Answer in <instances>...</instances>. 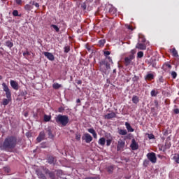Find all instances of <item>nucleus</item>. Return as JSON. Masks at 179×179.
Here are the masks:
<instances>
[{
    "label": "nucleus",
    "mask_w": 179,
    "mask_h": 179,
    "mask_svg": "<svg viewBox=\"0 0 179 179\" xmlns=\"http://www.w3.org/2000/svg\"><path fill=\"white\" fill-rule=\"evenodd\" d=\"M17 145V138L16 136H8L5 139L2 144H0L1 150H12L15 149Z\"/></svg>",
    "instance_id": "f257e3e1"
},
{
    "label": "nucleus",
    "mask_w": 179,
    "mask_h": 179,
    "mask_svg": "<svg viewBox=\"0 0 179 179\" xmlns=\"http://www.w3.org/2000/svg\"><path fill=\"white\" fill-rule=\"evenodd\" d=\"M55 121L62 127H66V124L69 122V117L67 115H58L55 117Z\"/></svg>",
    "instance_id": "f03ea898"
},
{
    "label": "nucleus",
    "mask_w": 179,
    "mask_h": 179,
    "mask_svg": "<svg viewBox=\"0 0 179 179\" xmlns=\"http://www.w3.org/2000/svg\"><path fill=\"white\" fill-rule=\"evenodd\" d=\"M2 86H3V90L6 93V98L8 99V100H10L12 96V94L10 93V90H9V87H8V85H6V83H2Z\"/></svg>",
    "instance_id": "7ed1b4c3"
},
{
    "label": "nucleus",
    "mask_w": 179,
    "mask_h": 179,
    "mask_svg": "<svg viewBox=\"0 0 179 179\" xmlns=\"http://www.w3.org/2000/svg\"><path fill=\"white\" fill-rule=\"evenodd\" d=\"M147 157L148 160L154 164L157 162V157H156V154L155 152H150L147 154Z\"/></svg>",
    "instance_id": "20e7f679"
},
{
    "label": "nucleus",
    "mask_w": 179,
    "mask_h": 179,
    "mask_svg": "<svg viewBox=\"0 0 179 179\" xmlns=\"http://www.w3.org/2000/svg\"><path fill=\"white\" fill-rule=\"evenodd\" d=\"M135 59V56L134 55H130L129 57L124 58V64L126 66H128V65H132L134 62V59Z\"/></svg>",
    "instance_id": "39448f33"
},
{
    "label": "nucleus",
    "mask_w": 179,
    "mask_h": 179,
    "mask_svg": "<svg viewBox=\"0 0 179 179\" xmlns=\"http://www.w3.org/2000/svg\"><path fill=\"white\" fill-rule=\"evenodd\" d=\"M124 148H125V140L120 139L117 141V152H120V150H124Z\"/></svg>",
    "instance_id": "423d86ee"
},
{
    "label": "nucleus",
    "mask_w": 179,
    "mask_h": 179,
    "mask_svg": "<svg viewBox=\"0 0 179 179\" xmlns=\"http://www.w3.org/2000/svg\"><path fill=\"white\" fill-rule=\"evenodd\" d=\"M83 139L85 141L86 143H90V142L93 141V137H92L89 133H85L83 137Z\"/></svg>",
    "instance_id": "0eeeda50"
},
{
    "label": "nucleus",
    "mask_w": 179,
    "mask_h": 179,
    "mask_svg": "<svg viewBox=\"0 0 179 179\" xmlns=\"http://www.w3.org/2000/svg\"><path fill=\"white\" fill-rule=\"evenodd\" d=\"M130 148H131L132 150H138V149H139V145H138L135 138H133L131 140Z\"/></svg>",
    "instance_id": "6e6552de"
},
{
    "label": "nucleus",
    "mask_w": 179,
    "mask_h": 179,
    "mask_svg": "<svg viewBox=\"0 0 179 179\" xmlns=\"http://www.w3.org/2000/svg\"><path fill=\"white\" fill-rule=\"evenodd\" d=\"M43 54L45 57H46V58L49 59V61H54V59H55V57H54V55H52V53L51 52H44Z\"/></svg>",
    "instance_id": "1a4fd4ad"
},
{
    "label": "nucleus",
    "mask_w": 179,
    "mask_h": 179,
    "mask_svg": "<svg viewBox=\"0 0 179 179\" xmlns=\"http://www.w3.org/2000/svg\"><path fill=\"white\" fill-rule=\"evenodd\" d=\"M10 84L11 87H13V89H14V90H19V84H17L16 83V81L11 80L10 81Z\"/></svg>",
    "instance_id": "9d476101"
},
{
    "label": "nucleus",
    "mask_w": 179,
    "mask_h": 179,
    "mask_svg": "<svg viewBox=\"0 0 179 179\" xmlns=\"http://www.w3.org/2000/svg\"><path fill=\"white\" fill-rule=\"evenodd\" d=\"M136 48L138 50H146V43H142L141 42H138L136 45Z\"/></svg>",
    "instance_id": "9b49d317"
},
{
    "label": "nucleus",
    "mask_w": 179,
    "mask_h": 179,
    "mask_svg": "<svg viewBox=\"0 0 179 179\" xmlns=\"http://www.w3.org/2000/svg\"><path fill=\"white\" fill-rule=\"evenodd\" d=\"M45 133H44V131H41L38 136L36 138L37 142H41V141H43V139H45Z\"/></svg>",
    "instance_id": "f8f14e48"
},
{
    "label": "nucleus",
    "mask_w": 179,
    "mask_h": 179,
    "mask_svg": "<svg viewBox=\"0 0 179 179\" xmlns=\"http://www.w3.org/2000/svg\"><path fill=\"white\" fill-rule=\"evenodd\" d=\"M104 117H105L106 120H111V118H115L116 115H115V113L112 112L110 113H108Z\"/></svg>",
    "instance_id": "ddd939ff"
},
{
    "label": "nucleus",
    "mask_w": 179,
    "mask_h": 179,
    "mask_svg": "<svg viewBox=\"0 0 179 179\" xmlns=\"http://www.w3.org/2000/svg\"><path fill=\"white\" fill-rule=\"evenodd\" d=\"M87 131L90 132V134H92L94 139H97V133H96L94 129H88Z\"/></svg>",
    "instance_id": "4468645a"
},
{
    "label": "nucleus",
    "mask_w": 179,
    "mask_h": 179,
    "mask_svg": "<svg viewBox=\"0 0 179 179\" xmlns=\"http://www.w3.org/2000/svg\"><path fill=\"white\" fill-rule=\"evenodd\" d=\"M125 127H126L128 132H134V128H132V127L131 126V124L129 123H128V122H125Z\"/></svg>",
    "instance_id": "2eb2a0df"
},
{
    "label": "nucleus",
    "mask_w": 179,
    "mask_h": 179,
    "mask_svg": "<svg viewBox=\"0 0 179 179\" xmlns=\"http://www.w3.org/2000/svg\"><path fill=\"white\" fill-rule=\"evenodd\" d=\"M155 78V75H153V73H148L146 76H145V79L147 80H152V79Z\"/></svg>",
    "instance_id": "dca6fc26"
},
{
    "label": "nucleus",
    "mask_w": 179,
    "mask_h": 179,
    "mask_svg": "<svg viewBox=\"0 0 179 179\" xmlns=\"http://www.w3.org/2000/svg\"><path fill=\"white\" fill-rule=\"evenodd\" d=\"M98 143L101 146H104L106 145V138H104L103 137L99 138Z\"/></svg>",
    "instance_id": "f3484780"
},
{
    "label": "nucleus",
    "mask_w": 179,
    "mask_h": 179,
    "mask_svg": "<svg viewBox=\"0 0 179 179\" xmlns=\"http://www.w3.org/2000/svg\"><path fill=\"white\" fill-rule=\"evenodd\" d=\"M138 43H143L145 44V43H146V39L145 38V36H143V35H139Z\"/></svg>",
    "instance_id": "a211bd4d"
},
{
    "label": "nucleus",
    "mask_w": 179,
    "mask_h": 179,
    "mask_svg": "<svg viewBox=\"0 0 179 179\" xmlns=\"http://www.w3.org/2000/svg\"><path fill=\"white\" fill-rule=\"evenodd\" d=\"M36 174L38 177V178H41V179H47L45 178V176H44V174H43V173L38 171H36Z\"/></svg>",
    "instance_id": "6ab92c4d"
},
{
    "label": "nucleus",
    "mask_w": 179,
    "mask_h": 179,
    "mask_svg": "<svg viewBox=\"0 0 179 179\" xmlns=\"http://www.w3.org/2000/svg\"><path fill=\"white\" fill-rule=\"evenodd\" d=\"M48 162L50 164H54V163L56 162V159L54 158V157H49Z\"/></svg>",
    "instance_id": "aec40b11"
},
{
    "label": "nucleus",
    "mask_w": 179,
    "mask_h": 179,
    "mask_svg": "<svg viewBox=\"0 0 179 179\" xmlns=\"http://www.w3.org/2000/svg\"><path fill=\"white\" fill-rule=\"evenodd\" d=\"M50 27H52L53 30L56 31V33H59V27L55 24H51Z\"/></svg>",
    "instance_id": "412c9836"
},
{
    "label": "nucleus",
    "mask_w": 179,
    "mask_h": 179,
    "mask_svg": "<svg viewBox=\"0 0 179 179\" xmlns=\"http://www.w3.org/2000/svg\"><path fill=\"white\" fill-rule=\"evenodd\" d=\"M132 101L134 104H138V103H139V97L137 96H134L132 98Z\"/></svg>",
    "instance_id": "4be33fe9"
},
{
    "label": "nucleus",
    "mask_w": 179,
    "mask_h": 179,
    "mask_svg": "<svg viewBox=\"0 0 179 179\" xmlns=\"http://www.w3.org/2000/svg\"><path fill=\"white\" fill-rule=\"evenodd\" d=\"M118 134L119 135H127L128 132L127 131L126 129H119L118 130Z\"/></svg>",
    "instance_id": "5701e85b"
},
{
    "label": "nucleus",
    "mask_w": 179,
    "mask_h": 179,
    "mask_svg": "<svg viewBox=\"0 0 179 179\" xmlns=\"http://www.w3.org/2000/svg\"><path fill=\"white\" fill-rule=\"evenodd\" d=\"M158 93L159 92L156 90H152L150 92V94H151L152 97H156V96H157Z\"/></svg>",
    "instance_id": "b1692460"
},
{
    "label": "nucleus",
    "mask_w": 179,
    "mask_h": 179,
    "mask_svg": "<svg viewBox=\"0 0 179 179\" xmlns=\"http://www.w3.org/2000/svg\"><path fill=\"white\" fill-rule=\"evenodd\" d=\"M24 9H25V10L30 11V10H31V9H33V7H32V6L30 5V4H26V5L24 6Z\"/></svg>",
    "instance_id": "393cba45"
},
{
    "label": "nucleus",
    "mask_w": 179,
    "mask_h": 179,
    "mask_svg": "<svg viewBox=\"0 0 179 179\" xmlns=\"http://www.w3.org/2000/svg\"><path fill=\"white\" fill-rule=\"evenodd\" d=\"M53 89H59L60 87H62V85L59 84V83H54L52 85Z\"/></svg>",
    "instance_id": "a878e982"
},
{
    "label": "nucleus",
    "mask_w": 179,
    "mask_h": 179,
    "mask_svg": "<svg viewBox=\"0 0 179 179\" xmlns=\"http://www.w3.org/2000/svg\"><path fill=\"white\" fill-rule=\"evenodd\" d=\"M173 160L176 162V163H178V164H179V154H176L173 156Z\"/></svg>",
    "instance_id": "bb28decb"
},
{
    "label": "nucleus",
    "mask_w": 179,
    "mask_h": 179,
    "mask_svg": "<svg viewBox=\"0 0 179 179\" xmlns=\"http://www.w3.org/2000/svg\"><path fill=\"white\" fill-rule=\"evenodd\" d=\"M6 45L8 47V48H12L13 47V43L8 41L6 42Z\"/></svg>",
    "instance_id": "cd10ccee"
},
{
    "label": "nucleus",
    "mask_w": 179,
    "mask_h": 179,
    "mask_svg": "<svg viewBox=\"0 0 179 179\" xmlns=\"http://www.w3.org/2000/svg\"><path fill=\"white\" fill-rule=\"evenodd\" d=\"M50 120H51V116L45 115H44V121H45V122H48V121H50Z\"/></svg>",
    "instance_id": "c85d7f7f"
},
{
    "label": "nucleus",
    "mask_w": 179,
    "mask_h": 179,
    "mask_svg": "<svg viewBox=\"0 0 179 179\" xmlns=\"http://www.w3.org/2000/svg\"><path fill=\"white\" fill-rule=\"evenodd\" d=\"M113 171H114V166H110L107 168L108 173H113Z\"/></svg>",
    "instance_id": "c756f323"
},
{
    "label": "nucleus",
    "mask_w": 179,
    "mask_h": 179,
    "mask_svg": "<svg viewBox=\"0 0 179 179\" xmlns=\"http://www.w3.org/2000/svg\"><path fill=\"white\" fill-rule=\"evenodd\" d=\"M48 134L49 138H50V139H52L54 138V135H52V132L51 131V129L48 130Z\"/></svg>",
    "instance_id": "7c9ffc66"
},
{
    "label": "nucleus",
    "mask_w": 179,
    "mask_h": 179,
    "mask_svg": "<svg viewBox=\"0 0 179 179\" xmlns=\"http://www.w3.org/2000/svg\"><path fill=\"white\" fill-rule=\"evenodd\" d=\"M69 51H71V48L69 46H65L64 47V52L66 54H68V52H69Z\"/></svg>",
    "instance_id": "2f4dec72"
},
{
    "label": "nucleus",
    "mask_w": 179,
    "mask_h": 179,
    "mask_svg": "<svg viewBox=\"0 0 179 179\" xmlns=\"http://www.w3.org/2000/svg\"><path fill=\"white\" fill-rule=\"evenodd\" d=\"M8 104H9V100L4 99L3 101V106H8Z\"/></svg>",
    "instance_id": "473e14b6"
},
{
    "label": "nucleus",
    "mask_w": 179,
    "mask_h": 179,
    "mask_svg": "<svg viewBox=\"0 0 179 179\" xmlns=\"http://www.w3.org/2000/svg\"><path fill=\"white\" fill-rule=\"evenodd\" d=\"M29 3L34 5V6H36V8H40V4H38V3H36L34 1H31Z\"/></svg>",
    "instance_id": "72a5a7b5"
},
{
    "label": "nucleus",
    "mask_w": 179,
    "mask_h": 179,
    "mask_svg": "<svg viewBox=\"0 0 179 179\" xmlns=\"http://www.w3.org/2000/svg\"><path fill=\"white\" fill-rule=\"evenodd\" d=\"M99 44L103 47V45H104V44H106V40L103 39V40H100L99 41Z\"/></svg>",
    "instance_id": "f704fd0d"
},
{
    "label": "nucleus",
    "mask_w": 179,
    "mask_h": 179,
    "mask_svg": "<svg viewBox=\"0 0 179 179\" xmlns=\"http://www.w3.org/2000/svg\"><path fill=\"white\" fill-rule=\"evenodd\" d=\"M138 58H142L143 57V52L140 51L137 53Z\"/></svg>",
    "instance_id": "c9c22d12"
},
{
    "label": "nucleus",
    "mask_w": 179,
    "mask_h": 179,
    "mask_svg": "<svg viewBox=\"0 0 179 179\" xmlns=\"http://www.w3.org/2000/svg\"><path fill=\"white\" fill-rule=\"evenodd\" d=\"M171 76L173 79H176V78H177V73L176 71H172Z\"/></svg>",
    "instance_id": "e433bc0d"
},
{
    "label": "nucleus",
    "mask_w": 179,
    "mask_h": 179,
    "mask_svg": "<svg viewBox=\"0 0 179 179\" xmlns=\"http://www.w3.org/2000/svg\"><path fill=\"white\" fill-rule=\"evenodd\" d=\"M13 16H19V12L17 10L13 11Z\"/></svg>",
    "instance_id": "4c0bfd02"
},
{
    "label": "nucleus",
    "mask_w": 179,
    "mask_h": 179,
    "mask_svg": "<svg viewBox=\"0 0 179 179\" xmlns=\"http://www.w3.org/2000/svg\"><path fill=\"white\" fill-rule=\"evenodd\" d=\"M80 137H81V136H80V134H76V139L77 140V141H80Z\"/></svg>",
    "instance_id": "58836bf2"
},
{
    "label": "nucleus",
    "mask_w": 179,
    "mask_h": 179,
    "mask_svg": "<svg viewBox=\"0 0 179 179\" xmlns=\"http://www.w3.org/2000/svg\"><path fill=\"white\" fill-rule=\"evenodd\" d=\"M81 8L83 10H85L86 8H87V6H86V3H83L81 4Z\"/></svg>",
    "instance_id": "ea45409f"
},
{
    "label": "nucleus",
    "mask_w": 179,
    "mask_h": 179,
    "mask_svg": "<svg viewBox=\"0 0 179 179\" xmlns=\"http://www.w3.org/2000/svg\"><path fill=\"white\" fill-rule=\"evenodd\" d=\"M111 139L106 140V146H110V145H111Z\"/></svg>",
    "instance_id": "a19ab883"
},
{
    "label": "nucleus",
    "mask_w": 179,
    "mask_h": 179,
    "mask_svg": "<svg viewBox=\"0 0 179 179\" xmlns=\"http://www.w3.org/2000/svg\"><path fill=\"white\" fill-rule=\"evenodd\" d=\"M85 179H100V177L99 176L88 177V178H85Z\"/></svg>",
    "instance_id": "79ce46f5"
},
{
    "label": "nucleus",
    "mask_w": 179,
    "mask_h": 179,
    "mask_svg": "<svg viewBox=\"0 0 179 179\" xmlns=\"http://www.w3.org/2000/svg\"><path fill=\"white\" fill-rule=\"evenodd\" d=\"M170 146H171L170 143L166 142L165 149H169Z\"/></svg>",
    "instance_id": "37998d69"
},
{
    "label": "nucleus",
    "mask_w": 179,
    "mask_h": 179,
    "mask_svg": "<svg viewBox=\"0 0 179 179\" xmlns=\"http://www.w3.org/2000/svg\"><path fill=\"white\" fill-rule=\"evenodd\" d=\"M17 5H22V0H15Z\"/></svg>",
    "instance_id": "c03bdc74"
},
{
    "label": "nucleus",
    "mask_w": 179,
    "mask_h": 179,
    "mask_svg": "<svg viewBox=\"0 0 179 179\" xmlns=\"http://www.w3.org/2000/svg\"><path fill=\"white\" fill-rule=\"evenodd\" d=\"M64 110L65 109L63 107H60V108H59L58 111H59V113H64Z\"/></svg>",
    "instance_id": "a18cd8bd"
},
{
    "label": "nucleus",
    "mask_w": 179,
    "mask_h": 179,
    "mask_svg": "<svg viewBox=\"0 0 179 179\" xmlns=\"http://www.w3.org/2000/svg\"><path fill=\"white\" fill-rule=\"evenodd\" d=\"M149 139H155V135L153 134H148Z\"/></svg>",
    "instance_id": "49530a36"
},
{
    "label": "nucleus",
    "mask_w": 179,
    "mask_h": 179,
    "mask_svg": "<svg viewBox=\"0 0 179 179\" xmlns=\"http://www.w3.org/2000/svg\"><path fill=\"white\" fill-rule=\"evenodd\" d=\"M104 55H105V57H108V55H110V52L109 51H105L104 52Z\"/></svg>",
    "instance_id": "de8ad7c7"
},
{
    "label": "nucleus",
    "mask_w": 179,
    "mask_h": 179,
    "mask_svg": "<svg viewBox=\"0 0 179 179\" xmlns=\"http://www.w3.org/2000/svg\"><path fill=\"white\" fill-rule=\"evenodd\" d=\"M127 29H128L129 30H134V29H132V27L129 26V25H126Z\"/></svg>",
    "instance_id": "09e8293b"
},
{
    "label": "nucleus",
    "mask_w": 179,
    "mask_h": 179,
    "mask_svg": "<svg viewBox=\"0 0 179 179\" xmlns=\"http://www.w3.org/2000/svg\"><path fill=\"white\" fill-rule=\"evenodd\" d=\"M174 113L175 114H179V109L178 108H176V109H174Z\"/></svg>",
    "instance_id": "8fccbe9b"
},
{
    "label": "nucleus",
    "mask_w": 179,
    "mask_h": 179,
    "mask_svg": "<svg viewBox=\"0 0 179 179\" xmlns=\"http://www.w3.org/2000/svg\"><path fill=\"white\" fill-rule=\"evenodd\" d=\"M107 58H108V59L109 62L113 63V59H111V57H108Z\"/></svg>",
    "instance_id": "3c124183"
},
{
    "label": "nucleus",
    "mask_w": 179,
    "mask_h": 179,
    "mask_svg": "<svg viewBox=\"0 0 179 179\" xmlns=\"http://www.w3.org/2000/svg\"><path fill=\"white\" fill-rule=\"evenodd\" d=\"M166 66H167V68H169V69H171V65H170L169 64H166Z\"/></svg>",
    "instance_id": "603ef678"
},
{
    "label": "nucleus",
    "mask_w": 179,
    "mask_h": 179,
    "mask_svg": "<svg viewBox=\"0 0 179 179\" xmlns=\"http://www.w3.org/2000/svg\"><path fill=\"white\" fill-rule=\"evenodd\" d=\"M144 164H149V162L148 160L144 161Z\"/></svg>",
    "instance_id": "864d4df0"
},
{
    "label": "nucleus",
    "mask_w": 179,
    "mask_h": 179,
    "mask_svg": "<svg viewBox=\"0 0 179 179\" xmlns=\"http://www.w3.org/2000/svg\"><path fill=\"white\" fill-rule=\"evenodd\" d=\"M23 55H29V52H25L23 53Z\"/></svg>",
    "instance_id": "5fc2aeb1"
},
{
    "label": "nucleus",
    "mask_w": 179,
    "mask_h": 179,
    "mask_svg": "<svg viewBox=\"0 0 179 179\" xmlns=\"http://www.w3.org/2000/svg\"><path fill=\"white\" fill-rule=\"evenodd\" d=\"M77 83H78V85H82V81H81V80H78V81L77 82Z\"/></svg>",
    "instance_id": "6e6d98bb"
},
{
    "label": "nucleus",
    "mask_w": 179,
    "mask_h": 179,
    "mask_svg": "<svg viewBox=\"0 0 179 179\" xmlns=\"http://www.w3.org/2000/svg\"><path fill=\"white\" fill-rule=\"evenodd\" d=\"M49 176H50V177H52V173L49 172Z\"/></svg>",
    "instance_id": "4d7b16f0"
},
{
    "label": "nucleus",
    "mask_w": 179,
    "mask_h": 179,
    "mask_svg": "<svg viewBox=\"0 0 179 179\" xmlns=\"http://www.w3.org/2000/svg\"><path fill=\"white\" fill-rule=\"evenodd\" d=\"M76 103H80V99H77Z\"/></svg>",
    "instance_id": "13d9d810"
},
{
    "label": "nucleus",
    "mask_w": 179,
    "mask_h": 179,
    "mask_svg": "<svg viewBox=\"0 0 179 179\" xmlns=\"http://www.w3.org/2000/svg\"><path fill=\"white\" fill-rule=\"evenodd\" d=\"M87 49L88 50V51H90V48L87 47Z\"/></svg>",
    "instance_id": "bf43d9fd"
},
{
    "label": "nucleus",
    "mask_w": 179,
    "mask_h": 179,
    "mask_svg": "<svg viewBox=\"0 0 179 179\" xmlns=\"http://www.w3.org/2000/svg\"><path fill=\"white\" fill-rule=\"evenodd\" d=\"M0 80H2V76H0Z\"/></svg>",
    "instance_id": "052dcab7"
},
{
    "label": "nucleus",
    "mask_w": 179,
    "mask_h": 179,
    "mask_svg": "<svg viewBox=\"0 0 179 179\" xmlns=\"http://www.w3.org/2000/svg\"><path fill=\"white\" fill-rule=\"evenodd\" d=\"M113 11H114V12H117V10H116V9H113Z\"/></svg>",
    "instance_id": "680f3d73"
},
{
    "label": "nucleus",
    "mask_w": 179,
    "mask_h": 179,
    "mask_svg": "<svg viewBox=\"0 0 179 179\" xmlns=\"http://www.w3.org/2000/svg\"><path fill=\"white\" fill-rule=\"evenodd\" d=\"M41 148H45V146H44V145H41Z\"/></svg>",
    "instance_id": "e2e57ef3"
},
{
    "label": "nucleus",
    "mask_w": 179,
    "mask_h": 179,
    "mask_svg": "<svg viewBox=\"0 0 179 179\" xmlns=\"http://www.w3.org/2000/svg\"><path fill=\"white\" fill-rule=\"evenodd\" d=\"M1 42H0V47H1Z\"/></svg>",
    "instance_id": "0e129e2a"
},
{
    "label": "nucleus",
    "mask_w": 179,
    "mask_h": 179,
    "mask_svg": "<svg viewBox=\"0 0 179 179\" xmlns=\"http://www.w3.org/2000/svg\"><path fill=\"white\" fill-rule=\"evenodd\" d=\"M64 179H66V178H64Z\"/></svg>",
    "instance_id": "69168bd1"
}]
</instances>
